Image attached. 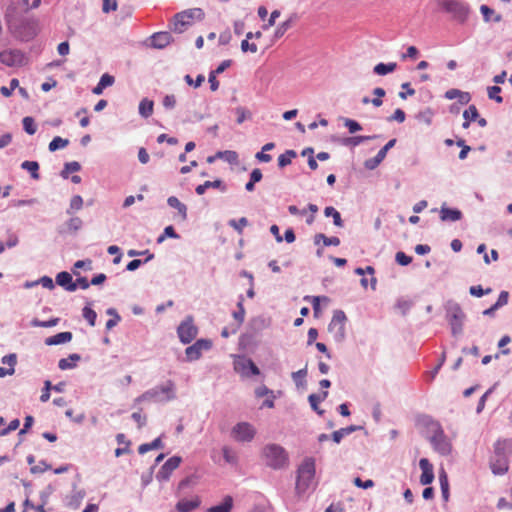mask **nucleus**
<instances>
[{
    "instance_id": "obj_17",
    "label": "nucleus",
    "mask_w": 512,
    "mask_h": 512,
    "mask_svg": "<svg viewBox=\"0 0 512 512\" xmlns=\"http://www.w3.org/2000/svg\"><path fill=\"white\" fill-rule=\"evenodd\" d=\"M1 362L4 365H7L8 368L0 366V378H4L5 376H11L15 373V366L17 364V355L15 353H11L2 357Z\"/></svg>"
},
{
    "instance_id": "obj_42",
    "label": "nucleus",
    "mask_w": 512,
    "mask_h": 512,
    "mask_svg": "<svg viewBox=\"0 0 512 512\" xmlns=\"http://www.w3.org/2000/svg\"><path fill=\"white\" fill-rule=\"evenodd\" d=\"M19 86V81L18 79L16 78H13L11 81H10V86L6 87V86H2L0 88V92L3 96L5 97H9L12 95L13 91Z\"/></svg>"
},
{
    "instance_id": "obj_35",
    "label": "nucleus",
    "mask_w": 512,
    "mask_h": 512,
    "mask_svg": "<svg viewBox=\"0 0 512 512\" xmlns=\"http://www.w3.org/2000/svg\"><path fill=\"white\" fill-rule=\"evenodd\" d=\"M22 169L27 170L30 172L31 177L35 180L39 179V164L36 161H24L21 164Z\"/></svg>"
},
{
    "instance_id": "obj_10",
    "label": "nucleus",
    "mask_w": 512,
    "mask_h": 512,
    "mask_svg": "<svg viewBox=\"0 0 512 512\" xmlns=\"http://www.w3.org/2000/svg\"><path fill=\"white\" fill-rule=\"evenodd\" d=\"M177 332L180 341L184 344H187L195 339L198 333V329L194 325L192 317H188L179 325Z\"/></svg>"
},
{
    "instance_id": "obj_5",
    "label": "nucleus",
    "mask_w": 512,
    "mask_h": 512,
    "mask_svg": "<svg viewBox=\"0 0 512 512\" xmlns=\"http://www.w3.org/2000/svg\"><path fill=\"white\" fill-rule=\"evenodd\" d=\"M447 320L451 325L453 334L462 331V323L465 317L461 307L457 303H448L446 306Z\"/></svg>"
},
{
    "instance_id": "obj_24",
    "label": "nucleus",
    "mask_w": 512,
    "mask_h": 512,
    "mask_svg": "<svg viewBox=\"0 0 512 512\" xmlns=\"http://www.w3.org/2000/svg\"><path fill=\"white\" fill-rule=\"evenodd\" d=\"M210 188L221 189V191L226 190V187L223 186L222 181L220 179H216L214 181H205L203 184L198 185L195 191L198 195H203L205 191Z\"/></svg>"
},
{
    "instance_id": "obj_40",
    "label": "nucleus",
    "mask_w": 512,
    "mask_h": 512,
    "mask_svg": "<svg viewBox=\"0 0 512 512\" xmlns=\"http://www.w3.org/2000/svg\"><path fill=\"white\" fill-rule=\"evenodd\" d=\"M69 144L67 139H63L59 136L53 138V140L49 143V150L56 151L61 148H65Z\"/></svg>"
},
{
    "instance_id": "obj_46",
    "label": "nucleus",
    "mask_w": 512,
    "mask_h": 512,
    "mask_svg": "<svg viewBox=\"0 0 512 512\" xmlns=\"http://www.w3.org/2000/svg\"><path fill=\"white\" fill-rule=\"evenodd\" d=\"M292 25V21L289 19V20H286L284 21L283 23H281L275 30V33H274V37L276 39H279L281 38L285 33L286 31L291 27Z\"/></svg>"
},
{
    "instance_id": "obj_15",
    "label": "nucleus",
    "mask_w": 512,
    "mask_h": 512,
    "mask_svg": "<svg viewBox=\"0 0 512 512\" xmlns=\"http://www.w3.org/2000/svg\"><path fill=\"white\" fill-rule=\"evenodd\" d=\"M396 139L388 141L377 153L373 159L366 161L365 166L369 169H374L378 166L386 157L387 152L395 145Z\"/></svg>"
},
{
    "instance_id": "obj_2",
    "label": "nucleus",
    "mask_w": 512,
    "mask_h": 512,
    "mask_svg": "<svg viewBox=\"0 0 512 512\" xmlns=\"http://www.w3.org/2000/svg\"><path fill=\"white\" fill-rule=\"evenodd\" d=\"M512 454V440H499L494 445V455L490 467L495 475H503L509 469L508 456Z\"/></svg>"
},
{
    "instance_id": "obj_11",
    "label": "nucleus",
    "mask_w": 512,
    "mask_h": 512,
    "mask_svg": "<svg viewBox=\"0 0 512 512\" xmlns=\"http://www.w3.org/2000/svg\"><path fill=\"white\" fill-rule=\"evenodd\" d=\"M212 347V342L206 339L197 340L193 345L185 350L186 358L189 361L197 360L201 357L202 351L209 350Z\"/></svg>"
},
{
    "instance_id": "obj_59",
    "label": "nucleus",
    "mask_w": 512,
    "mask_h": 512,
    "mask_svg": "<svg viewBox=\"0 0 512 512\" xmlns=\"http://www.w3.org/2000/svg\"><path fill=\"white\" fill-rule=\"evenodd\" d=\"M52 389L51 382L49 380H46L44 382V388L42 390V394L40 396L41 402H47L50 398V390Z\"/></svg>"
},
{
    "instance_id": "obj_41",
    "label": "nucleus",
    "mask_w": 512,
    "mask_h": 512,
    "mask_svg": "<svg viewBox=\"0 0 512 512\" xmlns=\"http://www.w3.org/2000/svg\"><path fill=\"white\" fill-rule=\"evenodd\" d=\"M223 457L227 463L230 464H236L238 457L235 451H233L231 448L225 446L222 449Z\"/></svg>"
},
{
    "instance_id": "obj_38",
    "label": "nucleus",
    "mask_w": 512,
    "mask_h": 512,
    "mask_svg": "<svg viewBox=\"0 0 512 512\" xmlns=\"http://www.w3.org/2000/svg\"><path fill=\"white\" fill-rule=\"evenodd\" d=\"M296 152L294 150H287L285 153L281 154L278 157V166L280 168H284L289 165L293 158L296 157Z\"/></svg>"
},
{
    "instance_id": "obj_32",
    "label": "nucleus",
    "mask_w": 512,
    "mask_h": 512,
    "mask_svg": "<svg viewBox=\"0 0 512 512\" xmlns=\"http://www.w3.org/2000/svg\"><path fill=\"white\" fill-rule=\"evenodd\" d=\"M439 482L442 496L444 500L447 501L449 498V482L447 473L443 469L439 472Z\"/></svg>"
},
{
    "instance_id": "obj_49",
    "label": "nucleus",
    "mask_w": 512,
    "mask_h": 512,
    "mask_svg": "<svg viewBox=\"0 0 512 512\" xmlns=\"http://www.w3.org/2000/svg\"><path fill=\"white\" fill-rule=\"evenodd\" d=\"M373 94L376 95V98L372 99L371 103L375 107H380L383 103L381 98L386 94L385 90L383 88L377 87L373 90Z\"/></svg>"
},
{
    "instance_id": "obj_51",
    "label": "nucleus",
    "mask_w": 512,
    "mask_h": 512,
    "mask_svg": "<svg viewBox=\"0 0 512 512\" xmlns=\"http://www.w3.org/2000/svg\"><path fill=\"white\" fill-rule=\"evenodd\" d=\"M166 237L179 238V235L175 232L173 226H167L165 227L163 234L158 237L157 242L162 243Z\"/></svg>"
},
{
    "instance_id": "obj_29",
    "label": "nucleus",
    "mask_w": 512,
    "mask_h": 512,
    "mask_svg": "<svg viewBox=\"0 0 512 512\" xmlns=\"http://www.w3.org/2000/svg\"><path fill=\"white\" fill-rule=\"evenodd\" d=\"M233 506V499L231 496H226L223 502L212 506L208 509V512H230Z\"/></svg>"
},
{
    "instance_id": "obj_20",
    "label": "nucleus",
    "mask_w": 512,
    "mask_h": 512,
    "mask_svg": "<svg viewBox=\"0 0 512 512\" xmlns=\"http://www.w3.org/2000/svg\"><path fill=\"white\" fill-rule=\"evenodd\" d=\"M235 369L246 376H248L249 374H251V375H259L260 374L259 368L250 359L244 360V361L238 363L236 365Z\"/></svg>"
},
{
    "instance_id": "obj_48",
    "label": "nucleus",
    "mask_w": 512,
    "mask_h": 512,
    "mask_svg": "<svg viewBox=\"0 0 512 512\" xmlns=\"http://www.w3.org/2000/svg\"><path fill=\"white\" fill-rule=\"evenodd\" d=\"M23 127L29 135H33L36 132V124L32 117H25L23 119Z\"/></svg>"
},
{
    "instance_id": "obj_39",
    "label": "nucleus",
    "mask_w": 512,
    "mask_h": 512,
    "mask_svg": "<svg viewBox=\"0 0 512 512\" xmlns=\"http://www.w3.org/2000/svg\"><path fill=\"white\" fill-rule=\"evenodd\" d=\"M324 214L326 217L331 216L333 218V222L336 226H338V227L343 226V221L341 219V215L334 207H332V206L326 207L324 209Z\"/></svg>"
},
{
    "instance_id": "obj_22",
    "label": "nucleus",
    "mask_w": 512,
    "mask_h": 512,
    "mask_svg": "<svg viewBox=\"0 0 512 512\" xmlns=\"http://www.w3.org/2000/svg\"><path fill=\"white\" fill-rule=\"evenodd\" d=\"M462 218V212L458 209H451L443 205L440 209V219L442 221H458Z\"/></svg>"
},
{
    "instance_id": "obj_54",
    "label": "nucleus",
    "mask_w": 512,
    "mask_h": 512,
    "mask_svg": "<svg viewBox=\"0 0 512 512\" xmlns=\"http://www.w3.org/2000/svg\"><path fill=\"white\" fill-rule=\"evenodd\" d=\"M67 229L70 232H76L82 226V220L79 217H73L66 223Z\"/></svg>"
},
{
    "instance_id": "obj_31",
    "label": "nucleus",
    "mask_w": 512,
    "mask_h": 512,
    "mask_svg": "<svg viewBox=\"0 0 512 512\" xmlns=\"http://www.w3.org/2000/svg\"><path fill=\"white\" fill-rule=\"evenodd\" d=\"M320 241H322L325 246H338L340 244L338 237H327L322 233L316 234L314 237V243L316 245H318Z\"/></svg>"
},
{
    "instance_id": "obj_27",
    "label": "nucleus",
    "mask_w": 512,
    "mask_h": 512,
    "mask_svg": "<svg viewBox=\"0 0 512 512\" xmlns=\"http://www.w3.org/2000/svg\"><path fill=\"white\" fill-rule=\"evenodd\" d=\"M397 63L390 62V63H378L374 66L373 71L375 74L384 76L386 74L392 73L396 70Z\"/></svg>"
},
{
    "instance_id": "obj_7",
    "label": "nucleus",
    "mask_w": 512,
    "mask_h": 512,
    "mask_svg": "<svg viewBox=\"0 0 512 512\" xmlns=\"http://www.w3.org/2000/svg\"><path fill=\"white\" fill-rule=\"evenodd\" d=\"M346 315L341 310H336L328 325V331L336 341H341L345 336Z\"/></svg>"
},
{
    "instance_id": "obj_52",
    "label": "nucleus",
    "mask_w": 512,
    "mask_h": 512,
    "mask_svg": "<svg viewBox=\"0 0 512 512\" xmlns=\"http://www.w3.org/2000/svg\"><path fill=\"white\" fill-rule=\"evenodd\" d=\"M216 157L217 158H224L225 160H227L228 162L230 163H233L237 160L238 158V154L235 152V151H223V152H218L216 154Z\"/></svg>"
},
{
    "instance_id": "obj_30",
    "label": "nucleus",
    "mask_w": 512,
    "mask_h": 512,
    "mask_svg": "<svg viewBox=\"0 0 512 512\" xmlns=\"http://www.w3.org/2000/svg\"><path fill=\"white\" fill-rule=\"evenodd\" d=\"M153 107H154L153 101H151L147 98H144L141 100V102L139 104V114L144 118H148L153 113Z\"/></svg>"
},
{
    "instance_id": "obj_58",
    "label": "nucleus",
    "mask_w": 512,
    "mask_h": 512,
    "mask_svg": "<svg viewBox=\"0 0 512 512\" xmlns=\"http://www.w3.org/2000/svg\"><path fill=\"white\" fill-rule=\"evenodd\" d=\"M58 321H59L58 318H54L49 321H40V320L35 319L32 321V325L35 327H53V326L57 325Z\"/></svg>"
},
{
    "instance_id": "obj_55",
    "label": "nucleus",
    "mask_w": 512,
    "mask_h": 512,
    "mask_svg": "<svg viewBox=\"0 0 512 512\" xmlns=\"http://www.w3.org/2000/svg\"><path fill=\"white\" fill-rule=\"evenodd\" d=\"M370 139H372L371 136H354V137L347 138L344 143H345V145L357 146V145L361 144L362 142L370 140Z\"/></svg>"
},
{
    "instance_id": "obj_47",
    "label": "nucleus",
    "mask_w": 512,
    "mask_h": 512,
    "mask_svg": "<svg viewBox=\"0 0 512 512\" xmlns=\"http://www.w3.org/2000/svg\"><path fill=\"white\" fill-rule=\"evenodd\" d=\"M83 317L87 320L90 326H95L97 314L93 309L89 307H84Z\"/></svg>"
},
{
    "instance_id": "obj_43",
    "label": "nucleus",
    "mask_w": 512,
    "mask_h": 512,
    "mask_svg": "<svg viewBox=\"0 0 512 512\" xmlns=\"http://www.w3.org/2000/svg\"><path fill=\"white\" fill-rule=\"evenodd\" d=\"M41 3V0H18L21 11H28L32 8H37Z\"/></svg>"
},
{
    "instance_id": "obj_3",
    "label": "nucleus",
    "mask_w": 512,
    "mask_h": 512,
    "mask_svg": "<svg viewBox=\"0 0 512 512\" xmlns=\"http://www.w3.org/2000/svg\"><path fill=\"white\" fill-rule=\"evenodd\" d=\"M316 473L315 459L306 457L297 470L296 491L305 493L312 484Z\"/></svg>"
},
{
    "instance_id": "obj_14",
    "label": "nucleus",
    "mask_w": 512,
    "mask_h": 512,
    "mask_svg": "<svg viewBox=\"0 0 512 512\" xmlns=\"http://www.w3.org/2000/svg\"><path fill=\"white\" fill-rule=\"evenodd\" d=\"M180 463L181 458L178 456H173L169 458L159 470L157 478L159 480H168L172 472L179 467Z\"/></svg>"
},
{
    "instance_id": "obj_4",
    "label": "nucleus",
    "mask_w": 512,
    "mask_h": 512,
    "mask_svg": "<svg viewBox=\"0 0 512 512\" xmlns=\"http://www.w3.org/2000/svg\"><path fill=\"white\" fill-rule=\"evenodd\" d=\"M203 15L201 9H190L174 16L173 30L177 33H182L185 28L192 24L195 17L200 18Z\"/></svg>"
},
{
    "instance_id": "obj_13",
    "label": "nucleus",
    "mask_w": 512,
    "mask_h": 512,
    "mask_svg": "<svg viewBox=\"0 0 512 512\" xmlns=\"http://www.w3.org/2000/svg\"><path fill=\"white\" fill-rule=\"evenodd\" d=\"M431 443L434 446L435 450H437L442 455H447L451 451V444L439 427L438 430L433 435V437L431 438Z\"/></svg>"
},
{
    "instance_id": "obj_12",
    "label": "nucleus",
    "mask_w": 512,
    "mask_h": 512,
    "mask_svg": "<svg viewBox=\"0 0 512 512\" xmlns=\"http://www.w3.org/2000/svg\"><path fill=\"white\" fill-rule=\"evenodd\" d=\"M0 62L9 67L21 66L24 63V55L19 50L2 51Z\"/></svg>"
},
{
    "instance_id": "obj_23",
    "label": "nucleus",
    "mask_w": 512,
    "mask_h": 512,
    "mask_svg": "<svg viewBox=\"0 0 512 512\" xmlns=\"http://www.w3.org/2000/svg\"><path fill=\"white\" fill-rule=\"evenodd\" d=\"M71 339H72L71 332H60L56 335L46 338L45 344L49 345V346L58 345V344L70 342Z\"/></svg>"
},
{
    "instance_id": "obj_45",
    "label": "nucleus",
    "mask_w": 512,
    "mask_h": 512,
    "mask_svg": "<svg viewBox=\"0 0 512 512\" xmlns=\"http://www.w3.org/2000/svg\"><path fill=\"white\" fill-rule=\"evenodd\" d=\"M488 97L492 100H495L497 103H502L503 98L499 95L501 92V88L499 86H491L487 89Z\"/></svg>"
},
{
    "instance_id": "obj_56",
    "label": "nucleus",
    "mask_w": 512,
    "mask_h": 512,
    "mask_svg": "<svg viewBox=\"0 0 512 512\" xmlns=\"http://www.w3.org/2000/svg\"><path fill=\"white\" fill-rule=\"evenodd\" d=\"M395 259L396 262L401 266H407L412 262V257L406 255L402 251L396 253Z\"/></svg>"
},
{
    "instance_id": "obj_9",
    "label": "nucleus",
    "mask_w": 512,
    "mask_h": 512,
    "mask_svg": "<svg viewBox=\"0 0 512 512\" xmlns=\"http://www.w3.org/2000/svg\"><path fill=\"white\" fill-rule=\"evenodd\" d=\"M231 433L232 437L236 441L250 442L254 438L256 431L251 424L247 422H241L233 427Z\"/></svg>"
},
{
    "instance_id": "obj_16",
    "label": "nucleus",
    "mask_w": 512,
    "mask_h": 512,
    "mask_svg": "<svg viewBox=\"0 0 512 512\" xmlns=\"http://www.w3.org/2000/svg\"><path fill=\"white\" fill-rule=\"evenodd\" d=\"M419 466L422 470V474L420 476V483L422 485H428L432 483L434 479L433 466L426 458H422L419 461Z\"/></svg>"
},
{
    "instance_id": "obj_57",
    "label": "nucleus",
    "mask_w": 512,
    "mask_h": 512,
    "mask_svg": "<svg viewBox=\"0 0 512 512\" xmlns=\"http://www.w3.org/2000/svg\"><path fill=\"white\" fill-rule=\"evenodd\" d=\"M249 40L250 39L246 38L241 42V50L244 53H246V52L256 53L258 51V46L255 43H249Z\"/></svg>"
},
{
    "instance_id": "obj_19",
    "label": "nucleus",
    "mask_w": 512,
    "mask_h": 512,
    "mask_svg": "<svg viewBox=\"0 0 512 512\" xmlns=\"http://www.w3.org/2000/svg\"><path fill=\"white\" fill-rule=\"evenodd\" d=\"M56 283L70 292H73L77 289V283H73L72 276L66 271L57 274Z\"/></svg>"
},
{
    "instance_id": "obj_8",
    "label": "nucleus",
    "mask_w": 512,
    "mask_h": 512,
    "mask_svg": "<svg viewBox=\"0 0 512 512\" xmlns=\"http://www.w3.org/2000/svg\"><path fill=\"white\" fill-rule=\"evenodd\" d=\"M442 6L445 11L451 13L453 17L460 22H464L469 15V8L463 2L446 0L443 2Z\"/></svg>"
},
{
    "instance_id": "obj_60",
    "label": "nucleus",
    "mask_w": 512,
    "mask_h": 512,
    "mask_svg": "<svg viewBox=\"0 0 512 512\" xmlns=\"http://www.w3.org/2000/svg\"><path fill=\"white\" fill-rule=\"evenodd\" d=\"M235 113L237 115L238 124L243 123L250 116V113L244 107L236 108Z\"/></svg>"
},
{
    "instance_id": "obj_36",
    "label": "nucleus",
    "mask_w": 512,
    "mask_h": 512,
    "mask_svg": "<svg viewBox=\"0 0 512 512\" xmlns=\"http://www.w3.org/2000/svg\"><path fill=\"white\" fill-rule=\"evenodd\" d=\"M80 356L78 354H72L69 358H62L58 362V367L61 370L71 369L75 366V361H78Z\"/></svg>"
},
{
    "instance_id": "obj_34",
    "label": "nucleus",
    "mask_w": 512,
    "mask_h": 512,
    "mask_svg": "<svg viewBox=\"0 0 512 512\" xmlns=\"http://www.w3.org/2000/svg\"><path fill=\"white\" fill-rule=\"evenodd\" d=\"M357 430V426L351 425L349 427L341 428L332 433V439L335 443H340L343 437L351 434L352 432Z\"/></svg>"
},
{
    "instance_id": "obj_33",
    "label": "nucleus",
    "mask_w": 512,
    "mask_h": 512,
    "mask_svg": "<svg viewBox=\"0 0 512 512\" xmlns=\"http://www.w3.org/2000/svg\"><path fill=\"white\" fill-rule=\"evenodd\" d=\"M328 395V392L325 391L322 396L317 394H311L308 397L309 403L314 411H316L319 415L324 413L323 410L319 409L318 404L323 401Z\"/></svg>"
},
{
    "instance_id": "obj_44",
    "label": "nucleus",
    "mask_w": 512,
    "mask_h": 512,
    "mask_svg": "<svg viewBox=\"0 0 512 512\" xmlns=\"http://www.w3.org/2000/svg\"><path fill=\"white\" fill-rule=\"evenodd\" d=\"M229 225L241 234L244 227L248 225V220L245 217H242L239 220L232 219L229 221Z\"/></svg>"
},
{
    "instance_id": "obj_6",
    "label": "nucleus",
    "mask_w": 512,
    "mask_h": 512,
    "mask_svg": "<svg viewBox=\"0 0 512 512\" xmlns=\"http://www.w3.org/2000/svg\"><path fill=\"white\" fill-rule=\"evenodd\" d=\"M173 390H174V386L172 383H169L165 386H160V387H155L151 390H148L146 392H144L142 395H140L139 397H137L135 399V401L137 403H141V402H144V401H152V400H162L160 398V394H165L166 395V400H171L174 398V393H173Z\"/></svg>"
},
{
    "instance_id": "obj_61",
    "label": "nucleus",
    "mask_w": 512,
    "mask_h": 512,
    "mask_svg": "<svg viewBox=\"0 0 512 512\" xmlns=\"http://www.w3.org/2000/svg\"><path fill=\"white\" fill-rule=\"evenodd\" d=\"M117 0H103L102 11L109 13L117 9Z\"/></svg>"
},
{
    "instance_id": "obj_28",
    "label": "nucleus",
    "mask_w": 512,
    "mask_h": 512,
    "mask_svg": "<svg viewBox=\"0 0 512 512\" xmlns=\"http://www.w3.org/2000/svg\"><path fill=\"white\" fill-rule=\"evenodd\" d=\"M480 11L485 22H490L491 20L494 22H500L502 20V16L495 13V11L487 5H481Z\"/></svg>"
},
{
    "instance_id": "obj_64",
    "label": "nucleus",
    "mask_w": 512,
    "mask_h": 512,
    "mask_svg": "<svg viewBox=\"0 0 512 512\" xmlns=\"http://www.w3.org/2000/svg\"><path fill=\"white\" fill-rule=\"evenodd\" d=\"M83 206V199L80 195H75L71 198L70 209L80 210Z\"/></svg>"
},
{
    "instance_id": "obj_62",
    "label": "nucleus",
    "mask_w": 512,
    "mask_h": 512,
    "mask_svg": "<svg viewBox=\"0 0 512 512\" xmlns=\"http://www.w3.org/2000/svg\"><path fill=\"white\" fill-rule=\"evenodd\" d=\"M114 77L105 73L101 76L99 80V84L105 89L106 87L112 86L114 84Z\"/></svg>"
},
{
    "instance_id": "obj_1",
    "label": "nucleus",
    "mask_w": 512,
    "mask_h": 512,
    "mask_svg": "<svg viewBox=\"0 0 512 512\" xmlns=\"http://www.w3.org/2000/svg\"><path fill=\"white\" fill-rule=\"evenodd\" d=\"M261 459L267 467L273 470L285 469L289 465L288 452L276 443L267 444L262 448Z\"/></svg>"
},
{
    "instance_id": "obj_37",
    "label": "nucleus",
    "mask_w": 512,
    "mask_h": 512,
    "mask_svg": "<svg viewBox=\"0 0 512 512\" xmlns=\"http://www.w3.org/2000/svg\"><path fill=\"white\" fill-rule=\"evenodd\" d=\"M162 447H163L162 440L160 437H158V438L154 439L151 443L141 444L138 448V452L140 454H145L146 452H148L150 450L159 449Z\"/></svg>"
},
{
    "instance_id": "obj_18",
    "label": "nucleus",
    "mask_w": 512,
    "mask_h": 512,
    "mask_svg": "<svg viewBox=\"0 0 512 512\" xmlns=\"http://www.w3.org/2000/svg\"><path fill=\"white\" fill-rule=\"evenodd\" d=\"M171 41L172 36L169 32H157L151 36V46L154 48H165Z\"/></svg>"
},
{
    "instance_id": "obj_53",
    "label": "nucleus",
    "mask_w": 512,
    "mask_h": 512,
    "mask_svg": "<svg viewBox=\"0 0 512 512\" xmlns=\"http://www.w3.org/2000/svg\"><path fill=\"white\" fill-rule=\"evenodd\" d=\"M80 169H81V166L77 161L68 162L65 164L62 175H63V177H67L68 173L78 172Z\"/></svg>"
},
{
    "instance_id": "obj_63",
    "label": "nucleus",
    "mask_w": 512,
    "mask_h": 512,
    "mask_svg": "<svg viewBox=\"0 0 512 512\" xmlns=\"http://www.w3.org/2000/svg\"><path fill=\"white\" fill-rule=\"evenodd\" d=\"M353 483L357 487L363 488V489L372 488L374 486V482L371 479H368L366 481H362V479L359 478V477L354 478Z\"/></svg>"
},
{
    "instance_id": "obj_50",
    "label": "nucleus",
    "mask_w": 512,
    "mask_h": 512,
    "mask_svg": "<svg viewBox=\"0 0 512 512\" xmlns=\"http://www.w3.org/2000/svg\"><path fill=\"white\" fill-rule=\"evenodd\" d=\"M469 292L472 296L482 297L485 294H490L492 292L491 288L483 289L481 285L471 286Z\"/></svg>"
},
{
    "instance_id": "obj_25",
    "label": "nucleus",
    "mask_w": 512,
    "mask_h": 512,
    "mask_svg": "<svg viewBox=\"0 0 512 512\" xmlns=\"http://www.w3.org/2000/svg\"><path fill=\"white\" fill-rule=\"evenodd\" d=\"M464 122L462 124L463 128H468L470 126V123L472 121H476V119L479 117L478 110L475 105H470L464 112H463Z\"/></svg>"
},
{
    "instance_id": "obj_26",
    "label": "nucleus",
    "mask_w": 512,
    "mask_h": 512,
    "mask_svg": "<svg viewBox=\"0 0 512 512\" xmlns=\"http://www.w3.org/2000/svg\"><path fill=\"white\" fill-rule=\"evenodd\" d=\"M167 203L170 207L175 208L178 210V213L180 214L182 220H186L187 218V207L185 204H183L177 197L170 196L167 199Z\"/></svg>"
},
{
    "instance_id": "obj_21",
    "label": "nucleus",
    "mask_w": 512,
    "mask_h": 512,
    "mask_svg": "<svg viewBox=\"0 0 512 512\" xmlns=\"http://www.w3.org/2000/svg\"><path fill=\"white\" fill-rule=\"evenodd\" d=\"M201 501L198 496H195L191 499H181L178 501L176 505V509L179 512H190L196 509L200 505Z\"/></svg>"
}]
</instances>
